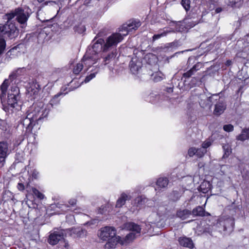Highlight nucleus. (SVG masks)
<instances>
[{
  "label": "nucleus",
  "mask_w": 249,
  "mask_h": 249,
  "mask_svg": "<svg viewBox=\"0 0 249 249\" xmlns=\"http://www.w3.org/2000/svg\"><path fill=\"white\" fill-rule=\"evenodd\" d=\"M62 94V93L60 92L55 95L47 105L39 102L30 107L26 115L20 118L18 125V128L22 131V135L35 133L36 130L40 128L39 124L48 116L51 107L59 104V97Z\"/></svg>",
  "instance_id": "f257e3e1"
},
{
  "label": "nucleus",
  "mask_w": 249,
  "mask_h": 249,
  "mask_svg": "<svg viewBox=\"0 0 249 249\" xmlns=\"http://www.w3.org/2000/svg\"><path fill=\"white\" fill-rule=\"evenodd\" d=\"M30 16L29 9L25 10L18 7L3 16V19L7 21L4 24H0V55L3 53L6 47V41L3 36L13 39L18 35V30L12 22L13 19L16 17V19L21 25V27L23 28L26 26Z\"/></svg>",
  "instance_id": "f03ea898"
},
{
  "label": "nucleus",
  "mask_w": 249,
  "mask_h": 249,
  "mask_svg": "<svg viewBox=\"0 0 249 249\" xmlns=\"http://www.w3.org/2000/svg\"><path fill=\"white\" fill-rule=\"evenodd\" d=\"M124 228L129 231L130 232L123 239L119 236H116V234L114 236L108 239L105 246L106 249L115 248L118 243L121 245L127 244L140 235L141 228L137 224L133 222H128L124 224Z\"/></svg>",
  "instance_id": "7ed1b4c3"
},
{
  "label": "nucleus",
  "mask_w": 249,
  "mask_h": 249,
  "mask_svg": "<svg viewBox=\"0 0 249 249\" xmlns=\"http://www.w3.org/2000/svg\"><path fill=\"white\" fill-rule=\"evenodd\" d=\"M216 99H219V96L218 94H213L208 97L205 93H200L199 95H192L188 101L189 104H195L198 102L200 107L203 108L210 109L214 101Z\"/></svg>",
  "instance_id": "20e7f679"
},
{
  "label": "nucleus",
  "mask_w": 249,
  "mask_h": 249,
  "mask_svg": "<svg viewBox=\"0 0 249 249\" xmlns=\"http://www.w3.org/2000/svg\"><path fill=\"white\" fill-rule=\"evenodd\" d=\"M20 99L19 88L17 86L11 87L8 93L7 103L10 107L15 108L18 106V102Z\"/></svg>",
  "instance_id": "39448f33"
},
{
  "label": "nucleus",
  "mask_w": 249,
  "mask_h": 249,
  "mask_svg": "<svg viewBox=\"0 0 249 249\" xmlns=\"http://www.w3.org/2000/svg\"><path fill=\"white\" fill-rule=\"evenodd\" d=\"M124 36L119 33H114L109 36L105 41L103 52H107L110 49L116 47L117 45L122 41Z\"/></svg>",
  "instance_id": "423d86ee"
},
{
  "label": "nucleus",
  "mask_w": 249,
  "mask_h": 249,
  "mask_svg": "<svg viewBox=\"0 0 249 249\" xmlns=\"http://www.w3.org/2000/svg\"><path fill=\"white\" fill-rule=\"evenodd\" d=\"M93 44L91 47H89L87 50V55L91 54L93 55H96L99 58V53L103 51L105 40L102 38H99L96 40L94 39L93 40Z\"/></svg>",
  "instance_id": "0eeeda50"
},
{
  "label": "nucleus",
  "mask_w": 249,
  "mask_h": 249,
  "mask_svg": "<svg viewBox=\"0 0 249 249\" xmlns=\"http://www.w3.org/2000/svg\"><path fill=\"white\" fill-rule=\"evenodd\" d=\"M65 231L64 230H57L51 233L48 239V242L53 245L57 244L59 241L63 239L65 235Z\"/></svg>",
  "instance_id": "6e6552de"
},
{
  "label": "nucleus",
  "mask_w": 249,
  "mask_h": 249,
  "mask_svg": "<svg viewBox=\"0 0 249 249\" xmlns=\"http://www.w3.org/2000/svg\"><path fill=\"white\" fill-rule=\"evenodd\" d=\"M214 109L213 110V114L216 116H219L222 114L226 108V104L224 99L219 96V99H216L214 101Z\"/></svg>",
  "instance_id": "1a4fd4ad"
},
{
  "label": "nucleus",
  "mask_w": 249,
  "mask_h": 249,
  "mask_svg": "<svg viewBox=\"0 0 249 249\" xmlns=\"http://www.w3.org/2000/svg\"><path fill=\"white\" fill-rule=\"evenodd\" d=\"M116 234L115 229L110 227H105L101 229L98 233L99 237L103 240H108Z\"/></svg>",
  "instance_id": "9d476101"
},
{
  "label": "nucleus",
  "mask_w": 249,
  "mask_h": 249,
  "mask_svg": "<svg viewBox=\"0 0 249 249\" xmlns=\"http://www.w3.org/2000/svg\"><path fill=\"white\" fill-rule=\"evenodd\" d=\"M141 25V23L139 20H133L130 21L129 22L125 25H123L120 31L125 32L123 33V36H126L128 33L132 31L133 30H137Z\"/></svg>",
  "instance_id": "9b49d317"
},
{
  "label": "nucleus",
  "mask_w": 249,
  "mask_h": 249,
  "mask_svg": "<svg viewBox=\"0 0 249 249\" xmlns=\"http://www.w3.org/2000/svg\"><path fill=\"white\" fill-rule=\"evenodd\" d=\"M142 64L141 59L137 56L133 57L129 63L130 70L133 74H138L142 70Z\"/></svg>",
  "instance_id": "f8f14e48"
},
{
  "label": "nucleus",
  "mask_w": 249,
  "mask_h": 249,
  "mask_svg": "<svg viewBox=\"0 0 249 249\" xmlns=\"http://www.w3.org/2000/svg\"><path fill=\"white\" fill-rule=\"evenodd\" d=\"M99 57H97L96 55H93L90 53L87 55L86 52L82 59V63L83 64L84 67H87L86 71H88L89 68L96 63Z\"/></svg>",
  "instance_id": "ddd939ff"
},
{
  "label": "nucleus",
  "mask_w": 249,
  "mask_h": 249,
  "mask_svg": "<svg viewBox=\"0 0 249 249\" xmlns=\"http://www.w3.org/2000/svg\"><path fill=\"white\" fill-rule=\"evenodd\" d=\"M219 224L223 225V231L231 232L233 230L234 225V219L232 217H229L220 221Z\"/></svg>",
  "instance_id": "4468645a"
},
{
  "label": "nucleus",
  "mask_w": 249,
  "mask_h": 249,
  "mask_svg": "<svg viewBox=\"0 0 249 249\" xmlns=\"http://www.w3.org/2000/svg\"><path fill=\"white\" fill-rule=\"evenodd\" d=\"M26 72V70L24 67L19 68L12 71L9 75V79L12 82L14 80L17 79L18 77L24 75Z\"/></svg>",
  "instance_id": "2eb2a0df"
},
{
  "label": "nucleus",
  "mask_w": 249,
  "mask_h": 249,
  "mask_svg": "<svg viewBox=\"0 0 249 249\" xmlns=\"http://www.w3.org/2000/svg\"><path fill=\"white\" fill-rule=\"evenodd\" d=\"M178 241L179 244L183 247L188 248L190 249L194 247V244L190 238L186 236L180 237Z\"/></svg>",
  "instance_id": "dca6fc26"
},
{
  "label": "nucleus",
  "mask_w": 249,
  "mask_h": 249,
  "mask_svg": "<svg viewBox=\"0 0 249 249\" xmlns=\"http://www.w3.org/2000/svg\"><path fill=\"white\" fill-rule=\"evenodd\" d=\"M10 152L8 143L4 141L0 142V155L6 158Z\"/></svg>",
  "instance_id": "f3484780"
},
{
  "label": "nucleus",
  "mask_w": 249,
  "mask_h": 249,
  "mask_svg": "<svg viewBox=\"0 0 249 249\" xmlns=\"http://www.w3.org/2000/svg\"><path fill=\"white\" fill-rule=\"evenodd\" d=\"M202 64L200 62H198L195 64L190 70L183 74L182 78H189L191 77L197 71L200 69Z\"/></svg>",
  "instance_id": "a211bd4d"
},
{
  "label": "nucleus",
  "mask_w": 249,
  "mask_h": 249,
  "mask_svg": "<svg viewBox=\"0 0 249 249\" xmlns=\"http://www.w3.org/2000/svg\"><path fill=\"white\" fill-rule=\"evenodd\" d=\"M9 80H10L9 78L5 79L0 86V90L1 91L0 98L1 101L6 96L7 89L9 86Z\"/></svg>",
  "instance_id": "6ab92c4d"
},
{
  "label": "nucleus",
  "mask_w": 249,
  "mask_h": 249,
  "mask_svg": "<svg viewBox=\"0 0 249 249\" xmlns=\"http://www.w3.org/2000/svg\"><path fill=\"white\" fill-rule=\"evenodd\" d=\"M131 198L130 196L127 195L125 193L121 194L120 196L118 198L117 200L116 204V207L121 208L125 203L126 200H129Z\"/></svg>",
  "instance_id": "aec40b11"
},
{
  "label": "nucleus",
  "mask_w": 249,
  "mask_h": 249,
  "mask_svg": "<svg viewBox=\"0 0 249 249\" xmlns=\"http://www.w3.org/2000/svg\"><path fill=\"white\" fill-rule=\"evenodd\" d=\"M40 89L41 88L39 84L36 81H33L32 84L28 88V91L29 92H31V94L36 95L38 94Z\"/></svg>",
  "instance_id": "412c9836"
},
{
  "label": "nucleus",
  "mask_w": 249,
  "mask_h": 249,
  "mask_svg": "<svg viewBox=\"0 0 249 249\" xmlns=\"http://www.w3.org/2000/svg\"><path fill=\"white\" fill-rule=\"evenodd\" d=\"M20 45H17L9 51H8L6 53L5 60L9 61L11 59L15 57L17 55V53L18 51H17V49L19 48Z\"/></svg>",
  "instance_id": "4be33fe9"
},
{
  "label": "nucleus",
  "mask_w": 249,
  "mask_h": 249,
  "mask_svg": "<svg viewBox=\"0 0 249 249\" xmlns=\"http://www.w3.org/2000/svg\"><path fill=\"white\" fill-rule=\"evenodd\" d=\"M192 213L190 211L184 209L180 210L177 212V216L180 218L182 220H184L188 218L191 214Z\"/></svg>",
  "instance_id": "5701e85b"
},
{
  "label": "nucleus",
  "mask_w": 249,
  "mask_h": 249,
  "mask_svg": "<svg viewBox=\"0 0 249 249\" xmlns=\"http://www.w3.org/2000/svg\"><path fill=\"white\" fill-rule=\"evenodd\" d=\"M173 31L172 30H160L159 31L158 34L154 35L152 37V41H155V40L160 38L162 37L165 36L168 34L173 33Z\"/></svg>",
  "instance_id": "b1692460"
},
{
  "label": "nucleus",
  "mask_w": 249,
  "mask_h": 249,
  "mask_svg": "<svg viewBox=\"0 0 249 249\" xmlns=\"http://www.w3.org/2000/svg\"><path fill=\"white\" fill-rule=\"evenodd\" d=\"M236 139L241 141L249 139V128L243 129L241 133L236 137Z\"/></svg>",
  "instance_id": "393cba45"
},
{
  "label": "nucleus",
  "mask_w": 249,
  "mask_h": 249,
  "mask_svg": "<svg viewBox=\"0 0 249 249\" xmlns=\"http://www.w3.org/2000/svg\"><path fill=\"white\" fill-rule=\"evenodd\" d=\"M172 23L174 24V25H171L172 26L175 25V31L173 30V32H183L186 31L187 28L185 27L181 21H172Z\"/></svg>",
  "instance_id": "a878e982"
},
{
  "label": "nucleus",
  "mask_w": 249,
  "mask_h": 249,
  "mask_svg": "<svg viewBox=\"0 0 249 249\" xmlns=\"http://www.w3.org/2000/svg\"><path fill=\"white\" fill-rule=\"evenodd\" d=\"M211 188V184L208 181H203L199 186V191L202 193L205 194L209 192Z\"/></svg>",
  "instance_id": "bb28decb"
},
{
  "label": "nucleus",
  "mask_w": 249,
  "mask_h": 249,
  "mask_svg": "<svg viewBox=\"0 0 249 249\" xmlns=\"http://www.w3.org/2000/svg\"><path fill=\"white\" fill-rule=\"evenodd\" d=\"M156 183L159 188H164L168 184V179L167 178H160L157 180Z\"/></svg>",
  "instance_id": "cd10ccee"
},
{
  "label": "nucleus",
  "mask_w": 249,
  "mask_h": 249,
  "mask_svg": "<svg viewBox=\"0 0 249 249\" xmlns=\"http://www.w3.org/2000/svg\"><path fill=\"white\" fill-rule=\"evenodd\" d=\"M242 1L241 0H229L227 5L232 8H239L242 5Z\"/></svg>",
  "instance_id": "c85d7f7f"
},
{
  "label": "nucleus",
  "mask_w": 249,
  "mask_h": 249,
  "mask_svg": "<svg viewBox=\"0 0 249 249\" xmlns=\"http://www.w3.org/2000/svg\"><path fill=\"white\" fill-rule=\"evenodd\" d=\"M232 167L228 165H222L220 166V169L218 174L221 176L226 175L231 170Z\"/></svg>",
  "instance_id": "c756f323"
},
{
  "label": "nucleus",
  "mask_w": 249,
  "mask_h": 249,
  "mask_svg": "<svg viewBox=\"0 0 249 249\" xmlns=\"http://www.w3.org/2000/svg\"><path fill=\"white\" fill-rule=\"evenodd\" d=\"M192 214L195 216H204V210L201 206H198L192 211Z\"/></svg>",
  "instance_id": "7c9ffc66"
},
{
  "label": "nucleus",
  "mask_w": 249,
  "mask_h": 249,
  "mask_svg": "<svg viewBox=\"0 0 249 249\" xmlns=\"http://www.w3.org/2000/svg\"><path fill=\"white\" fill-rule=\"evenodd\" d=\"M177 42H173L167 44L163 48L165 51H170L173 48H176L178 47Z\"/></svg>",
  "instance_id": "2f4dec72"
},
{
  "label": "nucleus",
  "mask_w": 249,
  "mask_h": 249,
  "mask_svg": "<svg viewBox=\"0 0 249 249\" xmlns=\"http://www.w3.org/2000/svg\"><path fill=\"white\" fill-rule=\"evenodd\" d=\"M83 67V64L82 62L77 64V65L73 68V72L75 74H78L82 71Z\"/></svg>",
  "instance_id": "473e14b6"
},
{
  "label": "nucleus",
  "mask_w": 249,
  "mask_h": 249,
  "mask_svg": "<svg viewBox=\"0 0 249 249\" xmlns=\"http://www.w3.org/2000/svg\"><path fill=\"white\" fill-rule=\"evenodd\" d=\"M196 156L198 158H202L207 152L206 149L203 148H196Z\"/></svg>",
  "instance_id": "72a5a7b5"
},
{
  "label": "nucleus",
  "mask_w": 249,
  "mask_h": 249,
  "mask_svg": "<svg viewBox=\"0 0 249 249\" xmlns=\"http://www.w3.org/2000/svg\"><path fill=\"white\" fill-rule=\"evenodd\" d=\"M146 199L142 197V196L137 197L135 199V203L137 204V206L142 205L145 202Z\"/></svg>",
  "instance_id": "f704fd0d"
},
{
  "label": "nucleus",
  "mask_w": 249,
  "mask_h": 249,
  "mask_svg": "<svg viewBox=\"0 0 249 249\" xmlns=\"http://www.w3.org/2000/svg\"><path fill=\"white\" fill-rule=\"evenodd\" d=\"M85 27L84 25L81 24L75 26L74 27V30L75 32H77L79 34H82L85 31Z\"/></svg>",
  "instance_id": "c9c22d12"
},
{
  "label": "nucleus",
  "mask_w": 249,
  "mask_h": 249,
  "mask_svg": "<svg viewBox=\"0 0 249 249\" xmlns=\"http://www.w3.org/2000/svg\"><path fill=\"white\" fill-rule=\"evenodd\" d=\"M72 233L76 234L77 237H81L85 234V231L80 229H75L72 230Z\"/></svg>",
  "instance_id": "e433bc0d"
},
{
  "label": "nucleus",
  "mask_w": 249,
  "mask_h": 249,
  "mask_svg": "<svg viewBox=\"0 0 249 249\" xmlns=\"http://www.w3.org/2000/svg\"><path fill=\"white\" fill-rule=\"evenodd\" d=\"M32 192L33 194L38 198L40 199H42L44 198V195L40 193L37 189L36 188H32Z\"/></svg>",
  "instance_id": "4c0bfd02"
},
{
  "label": "nucleus",
  "mask_w": 249,
  "mask_h": 249,
  "mask_svg": "<svg viewBox=\"0 0 249 249\" xmlns=\"http://www.w3.org/2000/svg\"><path fill=\"white\" fill-rule=\"evenodd\" d=\"M181 5L186 11H188L190 8V0H181Z\"/></svg>",
  "instance_id": "58836bf2"
},
{
  "label": "nucleus",
  "mask_w": 249,
  "mask_h": 249,
  "mask_svg": "<svg viewBox=\"0 0 249 249\" xmlns=\"http://www.w3.org/2000/svg\"><path fill=\"white\" fill-rule=\"evenodd\" d=\"M115 56V54L113 53H111L107 55L105 58H104V62L105 64L104 65H106L108 63V61L110 59L114 58Z\"/></svg>",
  "instance_id": "ea45409f"
},
{
  "label": "nucleus",
  "mask_w": 249,
  "mask_h": 249,
  "mask_svg": "<svg viewBox=\"0 0 249 249\" xmlns=\"http://www.w3.org/2000/svg\"><path fill=\"white\" fill-rule=\"evenodd\" d=\"M196 148L192 147L190 148L188 151V155L189 157H192L194 155H196Z\"/></svg>",
  "instance_id": "a19ab883"
},
{
  "label": "nucleus",
  "mask_w": 249,
  "mask_h": 249,
  "mask_svg": "<svg viewBox=\"0 0 249 249\" xmlns=\"http://www.w3.org/2000/svg\"><path fill=\"white\" fill-rule=\"evenodd\" d=\"M233 128V126L231 124H225L223 126V129L228 132L232 131Z\"/></svg>",
  "instance_id": "79ce46f5"
},
{
  "label": "nucleus",
  "mask_w": 249,
  "mask_h": 249,
  "mask_svg": "<svg viewBox=\"0 0 249 249\" xmlns=\"http://www.w3.org/2000/svg\"><path fill=\"white\" fill-rule=\"evenodd\" d=\"M198 23V22L196 20L194 21V20H190L186 22V25L187 26V28H192L194 27Z\"/></svg>",
  "instance_id": "37998d69"
},
{
  "label": "nucleus",
  "mask_w": 249,
  "mask_h": 249,
  "mask_svg": "<svg viewBox=\"0 0 249 249\" xmlns=\"http://www.w3.org/2000/svg\"><path fill=\"white\" fill-rule=\"evenodd\" d=\"M97 72H94L90 73L89 75L87 76L84 80V82L86 83L89 82L91 79L95 77Z\"/></svg>",
  "instance_id": "c03bdc74"
},
{
  "label": "nucleus",
  "mask_w": 249,
  "mask_h": 249,
  "mask_svg": "<svg viewBox=\"0 0 249 249\" xmlns=\"http://www.w3.org/2000/svg\"><path fill=\"white\" fill-rule=\"evenodd\" d=\"M212 142L210 141L207 140L202 143V148L203 149H206V148L210 146Z\"/></svg>",
  "instance_id": "a18cd8bd"
},
{
  "label": "nucleus",
  "mask_w": 249,
  "mask_h": 249,
  "mask_svg": "<svg viewBox=\"0 0 249 249\" xmlns=\"http://www.w3.org/2000/svg\"><path fill=\"white\" fill-rule=\"evenodd\" d=\"M244 46L243 47L242 52L248 54L249 53V42H245Z\"/></svg>",
  "instance_id": "49530a36"
},
{
  "label": "nucleus",
  "mask_w": 249,
  "mask_h": 249,
  "mask_svg": "<svg viewBox=\"0 0 249 249\" xmlns=\"http://www.w3.org/2000/svg\"><path fill=\"white\" fill-rule=\"evenodd\" d=\"M6 123L4 120L0 119V129L4 130L6 129Z\"/></svg>",
  "instance_id": "de8ad7c7"
},
{
  "label": "nucleus",
  "mask_w": 249,
  "mask_h": 249,
  "mask_svg": "<svg viewBox=\"0 0 249 249\" xmlns=\"http://www.w3.org/2000/svg\"><path fill=\"white\" fill-rule=\"evenodd\" d=\"M5 158L0 155V168L3 167L5 163Z\"/></svg>",
  "instance_id": "09e8293b"
},
{
  "label": "nucleus",
  "mask_w": 249,
  "mask_h": 249,
  "mask_svg": "<svg viewBox=\"0 0 249 249\" xmlns=\"http://www.w3.org/2000/svg\"><path fill=\"white\" fill-rule=\"evenodd\" d=\"M76 200L74 198H72L69 200V204L71 206H74L76 204Z\"/></svg>",
  "instance_id": "8fccbe9b"
},
{
  "label": "nucleus",
  "mask_w": 249,
  "mask_h": 249,
  "mask_svg": "<svg viewBox=\"0 0 249 249\" xmlns=\"http://www.w3.org/2000/svg\"><path fill=\"white\" fill-rule=\"evenodd\" d=\"M17 187L19 191H23L25 189V186L22 183H18Z\"/></svg>",
  "instance_id": "3c124183"
},
{
  "label": "nucleus",
  "mask_w": 249,
  "mask_h": 249,
  "mask_svg": "<svg viewBox=\"0 0 249 249\" xmlns=\"http://www.w3.org/2000/svg\"><path fill=\"white\" fill-rule=\"evenodd\" d=\"M163 79V77L161 76L157 75L155 76L154 80L155 82H159Z\"/></svg>",
  "instance_id": "603ef678"
},
{
  "label": "nucleus",
  "mask_w": 249,
  "mask_h": 249,
  "mask_svg": "<svg viewBox=\"0 0 249 249\" xmlns=\"http://www.w3.org/2000/svg\"><path fill=\"white\" fill-rule=\"evenodd\" d=\"M38 174L39 173L37 171L34 170L32 173V177L35 178H37L38 176Z\"/></svg>",
  "instance_id": "864d4df0"
},
{
  "label": "nucleus",
  "mask_w": 249,
  "mask_h": 249,
  "mask_svg": "<svg viewBox=\"0 0 249 249\" xmlns=\"http://www.w3.org/2000/svg\"><path fill=\"white\" fill-rule=\"evenodd\" d=\"M232 61L231 60H228L225 63L226 66L229 67L232 65Z\"/></svg>",
  "instance_id": "5fc2aeb1"
},
{
  "label": "nucleus",
  "mask_w": 249,
  "mask_h": 249,
  "mask_svg": "<svg viewBox=\"0 0 249 249\" xmlns=\"http://www.w3.org/2000/svg\"><path fill=\"white\" fill-rule=\"evenodd\" d=\"M222 11V8L221 7H218V8H216V9H215V12L216 13H219L221 12Z\"/></svg>",
  "instance_id": "6e6d98bb"
},
{
  "label": "nucleus",
  "mask_w": 249,
  "mask_h": 249,
  "mask_svg": "<svg viewBox=\"0 0 249 249\" xmlns=\"http://www.w3.org/2000/svg\"><path fill=\"white\" fill-rule=\"evenodd\" d=\"M223 148L224 150H225V154L229 155V154H230V151L228 149H227V150H226V149H225V146H223Z\"/></svg>",
  "instance_id": "4d7b16f0"
},
{
  "label": "nucleus",
  "mask_w": 249,
  "mask_h": 249,
  "mask_svg": "<svg viewBox=\"0 0 249 249\" xmlns=\"http://www.w3.org/2000/svg\"><path fill=\"white\" fill-rule=\"evenodd\" d=\"M48 3H55V2L54 1H46V2H45L44 3H43V5H47Z\"/></svg>",
  "instance_id": "13d9d810"
},
{
  "label": "nucleus",
  "mask_w": 249,
  "mask_h": 249,
  "mask_svg": "<svg viewBox=\"0 0 249 249\" xmlns=\"http://www.w3.org/2000/svg\"><path fill=\"white\" fill-rule=\"evenodd\" d=\"M167 91L168 92H172L173 91V88H168Z\"/></svg>",
  "instance_id": "bf43d9fd"
},
{
  "label": "nucleus",
  "mask_w": 249,
  "mask_h": 249,
  "mask_svg": "<svg viewBox=\"0 0 249 249\" xmlns=\"http://www.w3.org/2000/svg\"><path fill=\"white\" fill-rule=\"evenodd\" d=\"M208 2L210 4H213L214 1V0H208Z\"/></svg>",
  "instance_id": "052dcab7"
},
{
  "label": "nucleus",
  "mask_w": 249,
  "mask_h": 249,
  "mask_svg": "<svg viewBox=\"0 0 249 249\" xmlns=\"http://www.w3.org/2000/svg\"><path fill=\"white\" fill-rule=\"evenodd\" d=\"M45 0H37L38 2L39 3H41L43 2Z\"/></svg>",
  "instance_id": "680f3d73"
},
{
  "label": "nucleus",
  "mask_w": 249,
  "mask_h": 249,
  "mask_svg": "<svg viewBox=\"0 0 249 249\" xmlns=\"http://www.w3.org/2000/svg\"><path fill=\"white\" fill-rule=\"evenodd\" d=\"M68 246V243H66L65 245V248H67Z\"/></svg>",
  "instance_id": "e2e57ef3"
},
{
  "label": "nucleus",
  "mask_w": 249,
  "mask_h": 249,
  "mask_svg": "<svg viewBox=\"0 0 249 249\" xmlns=\"http://www.w3.org/2000/svg\"><path fill=\"white\" fill-rule=\"evenodd\" d=\"M86 1H87V0H85V4H86V5H88V4L89 3V2H87Z\"/></svg>",
  "instance_id": "0e129e2a"
},
{
  "label": "nucleus",
  "mask_w": 249,
  "mask_h": 249,
  "mask_svg": "<svg viewBox=\"0 0 249 249\" xmlns=\"http://www.w3.org/2000/svg\"><path fill=\"white\" fill-rule=\"evenodd\" d=\"M63 207H68V205H62V207H61L62 208H63Z\"/></svg>",
  "instance_id": "69168bd1"
},
{
  "label": "nucleus",
  "mask_w": 249,
  "mask_h": 249,
  "mask_svg": "<svg viewBox=\"0 0 249 249\" xmlns=\"http://www.w3.org/2000/svg\"><path fill=\"white\" fill-rule=\"evenodd\" d=\"M249 37V35H247V37Z\"/></svg>",
  "instance_id": "338daca9"
},
{
  "label": "nucleus",
  "mask_w": 249,
  "mask_h": 249,
  "mask_svg": "<svg viewBox=\"0 0 249 249\" xmlns=\"http://www.w3.org/2000/svg\"><path fill=\"white\" fill-rule=\"evenodd\" d=\"M237 43L240 44V42L239 41H237Z\"/></svg>",
  "instance_id": "774afa93"
}]
</instances>
